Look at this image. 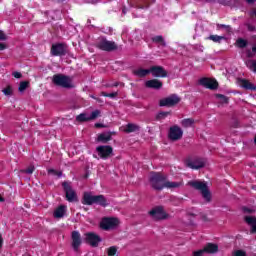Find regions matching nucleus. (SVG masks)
<instances>
[{
    "label": "nucleus",
    "instance_id": "1",
    "mask_svg": "<svg viewBox=\"0 0 256 256\" xmlns=\"http://www.w3.org/2000/svg\"><path fill=\"white\" fill-rule=\"evenodd\" d=\"M82 205H100V207H107V198L103 195H92L90 192H84L82 197Z\"/></svg>",
    "mask_w": 256,
    "mask_h": 256
},
{
    "label": "nucleus",
    "instance_id": "2",
    "mask_svg": "<svg viewBox=\"0 0 256 256\" xmlns=\"http://www.w3.org/2000/svg\"><path fill=\"white\" fill-rule=\"evenodd\" d=\"M149 182L154 191H163L165 183H167V176L161 172H151Z\"/></svg>",
    "mask_w": 256,
    "mask_h": 256
},
{
    "label": "nucleus",
    "instance_id": "3",
    "mask_svg": "<svg viewBox=\"0 0 256 256\" xmlns=\"http://www.w3.org/2000/svg\"><path fill=\"white\" fill-rule=\"evenodd\" d=\"M52 83L63 89H73V80H71V77L63 74H55L52 78Z\"/></svg>",
    "mask_w": 256,
    "mask_h": 256
},
{
    "label": "nucleus",
    "instance_id": "4",
    "mask_svg": "<svg viewBox=\"0 0 256 256\" xmlns=\"http://www.w3.org/2000/svg\"><path fill=\"white\" fill-rule=\"evenodd\" d=\"M189 185L193 187V189L200 191L203 199H205L207 203L211 201V192L209 191V187L207 186V183L201 182V181H191L189 182Z\"/></svg>",
    "mask_w": 256,
    "mask_h": 256
},
{
    "label": "nucleus",
    "instance_id": "5",
    "mask_svg": "<svg viewBox=\"0 0 256 256\" xmlns=\"http://www.w3.org/2000/svg\"><path fill=\"white\" fill-rule=\"evenodd\" d=\"M97 49L101 51H107L110 53L111 51H117L118 47L115 41H109L105 37L98 38L96 42Z\"/></svg>",
    "mask_w": 256,
    "mask_h": 256
},
{
    "label": "nucleus",
    "instance_id": "6",
    "mask_svg": "<svg viewBox=\"0 0 256 256\" xmlns=\"http://www.w3.org/2000/svg\"><path fill=\"white\" fill-rule=\"evenodd\" d=\"M117 225H119V219L105 217L102 218L100 222V229H102L103 231H111V229H115Z\"/></svg>",
    "mask_w": 256,
    "mask_h": 256
},
{
    "label": "nucleus",
    "instance_id": "7",
    "mask_svg": "<svg viewBox=\"0 0 256 256\" xmlns=\"http://www.w3.org/2000/svg\"><path fill=\"white\" fill-rule=\"evenodd\" d=\"M63 190L66 195V199L69 201V203H73L74 201H77V192L73 190V187L71 186V182L64 181L62 183Z\"/></svg>",
    "mask_w": 256,
    "mask_h": 256
},
{
    "label": "nucleus",
    "instance_id": "8",
    "mask_svg": "<svg viewBox=\"0 0 256 256\" xmlns=\"http://www.w3.org/2000/svg\"><path fill=\"white\" fill-rule=\"evenodd\" d=\"M148 213L152 219H155V221H162L163 219H167V217H169V215L165 213L163 206H156L152 208Z\"/></svg>",
    "mask_w": 256,
    "mask_h": 256
},
{
    "label": "nucleus",
    "instance_id": "9",
    "mask_svg": "<svg viewBox=\"0 0 256 256\" xmlns=\"http://www.w3.org/2000/svg\"><path fill=\"white\" fill-rule=\"evenodd\" d=\"M170 141H181L183 139V129L178 125L171 126L168 131Z\"/></svg>",
    "mask_w": 256,
    "mask_h": 256
},
{
    "label": "nucleus",
    "instance_id": "10",
    "mask_svg": "<svg viewBox=\"0 0 256 256\" xmlns=\"http://www.w3.org/2000/svg\"><path fill=\"white\" fill-rule=\"evenodd\" d=\"M101 241H103V239H101V236H99L95 232H87L85 234V243H87V245H90V247H99Z\"/></svg>",
    "mask_w": 256,
    "mask_h": 256
},
{
    "label": "nucleus",
    "instance_id": "11",
    "mask_svg": "<svg viewBox=\"0 0 256 256\" xmlns=\"http://www.w3.org/2000/svg\"><path fill=\"white\" fill-rule=\"evenodd\" d=\"M181 102V98L177 94H172L162 100H160V107H175Z\"/></svg>",
    "mask_w": 256,
    "mask_h": 256
},
{
    "label": "nucleus",
    "instance_id": "12",
    "mask_svg": "<svg viewBox=\"0 0 256 256\" xmlns=\"http://www.w3.org/2000/svg\"><path fill=\"white\" fill-rule=\"evenodd\" d=\"M51 55L53 57H63V55H67V45L65 44H53L51 47Z\"/></svg>",
    "mask_w": 256,
    "mask_h": 256
},
{
    "label": "nucleus",
    "instance_id": "13",
    "mask_svg": "<svg viewBox=\"0 0 256 256\" xmlns=\"http://www.w3.org/2000/svg\"><path fill=\"white\" fill-rule=\"evenodd\" d=\"M199 85L205 87L206 89H211L212 91H215V89L219 87L217 80L210 78H201L199 80Z\"/></svg>",
    "mask_w": 256,
    "mask_h": 256
},
{
    "label": "nucleus",
    "instance_id": "14",
    "mask_svg": "<svg viewBox=\"0 0 256 256\" xmlns=\"http://www.w3.org/2000/svg\"><path fill=\"white\" fill-rule=\"evenodd\" d=\"M98 155L102 159H109L113 155V147L111 146H99L97 147Z\"/></svg>",
    "mask_w": 256,
    "mask_h": 256
},
{
    "label": "nucleus",
    "instance_id": "15",
    "mask_svg": "<svg viewBox=\"0 0 256 256\" xmlns=\"http://www.w3.org/2000/svg\"><path fill=\"white\" fill-rule=\"evenodd\" d=\"M71 239H72V249L74 251H79V247H81V233L79 231H73L71 234Z\"/></svg>",
    "mask_w": 256,
    "mask_h": 256
},
{
    "label": "nucleus",
    "instance_id": "16",
    "mask_svg": "<svg viewBox=\"0 0 256 256\" xmlns=\"http://www.w3.org/2000/svg\"><path fill=\"white\" fill-rule=\"evenodd\" d=\"M149 71L153 77H167V71L163 66H152L149 68Z\"/></svg>",
    "mask_w": 256,
    "mask_h": 256
},
{
    "label": "nucleus",
    "instance_id": "17",
    "mask_svg": "<svg viewBox=\"0 0 256 256\" xmlns=\"http://www.w3.org/2000/svg\"><path fill=\"white\" fill-rule=\"evenodd\" d=\"M185 167L194 170L203 169V167H205V161H186Z\"/></svg>",
    "mask_w": 256,
    "mask_h": 256
},
{
    "label": "nucleus",
    "instance_id": "18",
    "mask_svg": "<svg viewBox=\"0 0 256 256\" xmlns=\"http://www.w3.org/2000/svg\"><path fill=\"white\" fill-rule=\"evenodd\" d=\"M67 213V206L65 205H60L58 206L54 212H53V217L55 219H63L65 217V214Z\"/></svg>",
    "mask_w": 256,
    "mask_h": 256
},
{
    "label": "nucleus",
    "instance_id": "19",
    "mask_svg": "<svg viewBox=\"0 0 256 256\" xmlns=\"http://www.w3.org/2000/svg\"><path fill=\"white\" fill-rule=\"evenodd\" d=\"M238 83L240 87H242V89H246V91H256L255 84L249 82L247 79H240Z\"/></svg>",
    "mask_w": 256,
    "mask_h": 256
},
{
    "label": "nucleus",
    "instance_id": "20",
    "mask_svg": "<svg viewBox=\"0 0 256 256\" xmlns=\"http://www.w3.org/2000/svg\"><path fill=\"white\" fill-rule=\"evenodd\" d=\"M204 251L209 255H214V253L219 251V245L209 242L204 246Z\"/></svg>",
    "mask_w": 256,
    "mask_h": 256
},
{
    "label": "nucleus",
    "instance_id": "21",
    "mask_svg": "<svg viewBox=\"0 0 256 256\" xmlns=\"http://www.w3.org/2000/svg\"><path fill=\"white\" fill-rule=\"evenodd\" d=\"M146 87H148V89H161V87H163V82L157 79L148 80L146 81Z\"/></svg>",
    "mask_w": 256,
    "mask_h": 256
},
{
    "label": "nucleus",
    "instance_id": "22",
    "mask_svg": "<svg viewBox=\"0 0 256 256\" xmlns=\"http://www.w3.org/2000/svg\"><path fill=\"white\" fill-rule=\"evenodd\" d=\"M244 221L247 223V225L251 226L250 233H256V218L253 216H246Z\"/></svg>",
    "mask_w": 256,
    "mask_h": 256
},
{
    "label": "nucleus",
    "instance_id": "23",
    "mask_svg": "<svg viewBox=\"0 0 256 256\" xmlns=\"http://www.w3.org/2000/svg\"><path fill=\"white\" fill-rule=\"evenodd\" d=\"M152 43L159 45V47H167V42L165 38L161 35H157L151 38Z\"/></svg>",
    "mask_w": 256,
    "mask_h": 256
},
{
    "label": "nucleus",
    "instance_id": "24",
    "mask_svg": "<svg viewBox=\"0 0 256 256\" xmlns=\"http://www.w3.org/2000/svg\"><path fill=\"white\" fill-rule=\"evenodd\" d=\"M183 184V181L171 182L166 180L165 189H179V187H183Z\"/></svg>",
    "mask_w": 256,
    "mask_h": 256
},
{
    "label": "nucleus",
    "instance_id": "25",
    "mask_svg": "<svg viewBox=\"0 0 256 256\" xmlns=\"http://www.w3.org/2000/svg\"><path fill=\"white\" fill-rule=\"evenodd\" d=\"M180 125L184 127V129H188V127H193V125H195V119L185 118L181 120Z\"/></svg>",
    "mask_w": 256,
    "mask_h": 256
},
{
    "label": "nucleus",
    "instance_id": "26",
    "mask_svg": "<svg viewBox=\"0 0 256 256\" xmlns=\"http://www.w3.org/2000/svg\"><path fill=\"white\" fill-rule=\"evenodd\" d=\"M111 139V133L105 132L98 135L97 141H99L100 143H107L108 141H111Z\"/></svg>",
    "mask_w": 256,
    "mask_h": 256
},
{
    "label": "nucleus",
    "instance_id": "27",
    "mask_svg": "<svg viewBox=\"0 0 256 256\" xmlns=\"http://www.w3.org/2000/svg\"><path fill=\"white\" fill-rule=\"evenodd\" d=\"M139 125L129 123L126 125L125 133H135V131H139Z\"/></svg>",
    "mask_w": 256,
    "mask_h": 256
},
{
    "label": "nucleus",
    "instance_id": "28",
    "mask_svg": "<svg viewBox=\"0 0 256 256\" xmlns=\"http://www.w3.org/2000/svg\"><path fill=\"white\" fill-rule=\"evenodd\" d=\"M149 73H151L149 71V69H137V70H134V75H136V77H147V75H149Z\"/></svg>",
    "mask_w": 256,
    "mask_h": 256
},
{
    "label": "nucleus",
    "instance_id": "29",
    "mask_svg": "<svg viewBox=\"0 0 256 256\" xmlns=\"http://www.w3.org/2000/svg\"><path fill=\"white\" fill-rule=\"evenodd\" d=\"M76 121L78 123H85L87 121H91L89 118V114L87 113H81L80 115L76 116Z\"/></svg>",
    "mask_w": 256,
    "mask_h": 256
},
{
    "label": "nucleus",
    "instance_id": "30",
    "mask_svg": "<svg viewBox=\"0 0 256 256\" xmlns=\"http://www.w3.org/2000/svg\"><path fill=\"white\" fill-rule=\"evenodd\" d=\"M208 39L214 43H221L225 39V36L210 35Z\"/></svg>",
    "mask_w": 256,
    "mask_h": 256
},
{
    "label": "nucleus",
    "instance_id": "31",
    "mask_svg": "<svg viewBox=\"0 0 256 256\" xmlns=\"http://www.w3.org/2000/svg\"><path fill=\"white\" fill-rule=\"evenodd\" d=\"M29 87V81H22L19 84L18 91L19 93H25V90Z\"/></svg>",
    "mask_w": 256,
    "mask_h": 256
},
{
    "label": "nucleus",
    "instance_id": "32",
    "mask_svg": "<svg viewBox=\"0 0 256 256\" xmlns=\"http://www.w3.org/2000/svg\"><path fill=\"white\" fill-rule=\"evenodd\" d=\"M236 46H238L239 49H245V47H247V40L238 38L236 41Z\"/></svg>",
    "mask_w": 256,
    "mask_h": 256
},
{
    "label": "nucleus",
    "instance_id": "33",
    "mask_svg": "<svg viewBox=\"0 0 256 256\" xmlns=\"http://www.w3.org/2000/svg\"><path fill=\"white\" fill-rule=\"evenodd\" d=\"M2 93H4L6 97H11V95H13V87H11V85H8L5 89L2 90Z\"/></svg>",
    "mask_w": 256,
    "mask_h": 256
},
{
    "label": "nucleus",
    "instance_id": "34",
    "mask_svg": "<svg viewBox=\"0 0 256 256\" xmlns=\"http://www.w3.org/2000/svg\"><path fill=\"white\" fill-rule=\"evenodd\" d=\"M97 117H101V110H94L91 115H89L90 121H95Z\"/></svg>",
    "mask_w": 256,
    "mask_h": 256
},
{
    "label": "nucleus",
    "instance_id": "35",
    "mask_svg": "<svg viewBox=\"0 0 256 256\" xmlns=\"http://www.w3.org/2000/svg\"><path fill=\"white\" fill-rule=\"evenodd\" d=\"M247 67L249 68L250 71H253L254 73H256V61L255 60L248 61Z\"/></svg>",
    "mask_w": 256,
    "mask_h": 256
},
{
    "label": "nucleus",
    "instance_id": "36",
    "mask_svg": "<svg viewBox=\"0 0 256 256\" xmlns=\"http://www.w3.org/2000/svg\"><path fill=\"white\" fill-rule=\"evenodd\" d=\"M48 175H53L54 177H61V175H63V172L57 171L55 169H49Z\"/></svg>",
    "mask_w": 256,
    "mask_h": 256
},
{
    "label": "nucleus",
    "instance_id": "37",
    "mask_svg": "<svg viewBox=\"0 0 256 256\" xmlns=\"http://www.w3.org/2000/svg\"><path fill=\"white\" fill-rule=\"evenodd\" d=\"M107 255L108 256H115V255H117V248H116V246L109 247L108 250H107Z\"/></svg>",
    "mask_w": 256,
    "mask_h": 256
},
{
    "label": "nucleus",
    "instance_id": "38",
    "mask_svg": "<svg viewBox=\"0 0 256 256\" xmlns=\"http://www.w3.org/2000/svg\"><path fill=\"white\" fill-rule=\"evenodd\" d=\"M217 99H220L221 103H229V98L223 94H216Z\"/></svg>",
    "mask_w": 256,
    "mask_h": 256
},
{
    "label": "nucleus",
    "instance_id": "39",
    "mask_svg": "<svg viewBox=\"0 0 256 256\" xmlns=\"http://www.w3.org/2000/svg\"><path fill=\"white\" fill-rule=\"evenodd\" d=\"M103 97H110V99H113L115 97H117L118 93L117 92H112V93H106V92H102Z\"/></svg>",
    "mask_w": 256,
    "mask_h": 256
},
{
    "label": "nucleus",
    "instance_id": "40",
    "mask_svg": "<svg viewBox=\"0 0 256 256\" xmlns=\"http://www.w3.org/2000/svg\"><path fill=\"white\" fill-rule=\"evenodd\" d=\"M169 115H170V112H159L157 115V119L160 121L161 119H165V117Z\"/></svg>",
    "mask_w": 256,
    "mask_h": 256
},
{
    "label": "nucleus",
    "instance_id": "41",
    "mask_svg": "<svg viewBox=\"0 0 256 256\" xmlns=\"http://www.w3.org/2000/svg\"><path fill=\"white\" fill-rule=\"evenodd\" d=\"M232 256H247V252L243 250H236L233 252Z\"/></svg>",
    "mask_w": 256,
    "mask_h": 256
},
{
    "label": "nucleus",
    "instance_id": "42",
    "mask_svg": "<svg viewBox=\"0 0 256 256\" xmlns=\"http://www.w3.org/2000/svg\"><path fill=\"white\" fill-rule=\"evenodd\" d=\"M205 249H200V250H197V251H194L193 252V256H205Z\"/></svg>",
    "mask_w": 256,
    "mask_h": 256
},
{
    "label": "nucleus",
    "instance_id": "43",
    "mask_svg": "<svg viewBox=\"0 0 256 256\" xmlns=\"http://www.w3.org/2000/svg\"><path fill=\"white\" fill-rule=\"evenodd\" d=\"M12 77H15V79H21L23 77V74H21V72L15 71L12 72Z\"/></svg>",
    "mask_w": 256,
    "mask_h": 256
},
{
    "label": "nucleus",
    "instance_id": "44",
    "mask_svg": "<svg viewBox=\"0 0 256 256\" xmlns=\"http://www.w3.org/2000/svg\"><path fill=\"white\" fill-rule=\"evenodd\" d=\"M0 41H7V34L3 30H0Z\"/></svg>",
    "mask_w": 256,
    "mask_h": 256
},
{
    "label": "nucleus",
    "instance_id": "45",
    "mask_svg": "<svg viewBox=\"0 0 256 256\" xmlns=\"http://www.w3.org/2000/svg\"><path fill=\"white\" fill-rule=\"evenodd\" d=\"M21 173H28V174L33 173V166H30V167L27 168V169L21 170Z\"/></svg>",
    "mask_w": 256,
    "mask_h": 256
},
{
    "label": "nucleus",
    "instance_id": "46",
    "mask_svg": "<svg viewBox=\"0 0 256 256\" xmlns=\"http://www.w3.org/2000/svg\"><path fill=\"white\" fill-rule=\"evenodd\" d=\"M218 27H221L222 29H227V31H231V26H229V25L218 24Z\"/></svg>",
    "mask_w": 256,
    "mask_h": 256
},
{
    "label": "nucleus",
    "instance_id": "47",
    "mask_svg": "<svg viewBox=\"0 0 256 256\" xmlns=\"http://www.w3.org/2000/svg\"><path fill=\"white\" fill-rule=\"evenodd\" d=\"M7 49V44L0 42V51H5Z\"/></svg>",
    "mask_w": 256,
    "mask_h": 256
},
{
    "label": "nucleus",
    "instance_id": "48",
    "mask_svg": "<svg viewBox=\"0 0 256 256\" xmlns=\"http://www.w3.org/2000/svg\"><path fill=\"white\" fill-rule=\"evenodd\" d=\"M95 127H96L97 129H99V128H101V127H105V125H103V124H101V123H96V124H95Z\"/></svg>",
    "mask_w": 256,
    "mask_h": 256
},
{
    "label": "nucleus",
    "instance_id": "49",
    "mask_svg": "<svg viewBox=\"0 0 256 256\" xmlns=\"http://www.w3.org/2000/svg\"><path fill=\"white\" fill-rule=\"evenodd\" d=\"M3 247V236L0 234V249Z\"/></svg>",
    "mask_w": 256,
    "mask_h": 256
},
{
    "label": "nucleus",
    "instance_id": "50",
    "mask_svg": "<svg viewBox=\"0 0 256 256\" xmlns=\"http://www.w3.org/2000/svg\"><path fill=\"white\" fill-rule=\"evenodd\" d=\"M202 220L205 221V222H207V221H209V218L207 217V215H203V216H202Z\"/></svg>",
    "mask_w": 256,
    "mask_h": 256
},
{
    "label": "nucleus",
    "instance_id": "51",
    "mask_svg": "<svg viewBox=\"0 0 256 256\" xmlns=\"http://www.w3.org/2000/svg\"><path fill=\"white\" fill-rule=\"evenodd\" d=\"M244 211H245V213H251L252 212L251 209H249V208H244Z\"/></svg>",
    "mask_w": 256,
    "mask_h": 256
},
{
    "label": "nucleus",
    "instance_id": "52",
    "mask_svg": "<svg viewBox=\"0 0 256 256\" xmlns=\"http://www.w3.org/2000/svg\"><path fill=\"white\" fill-rule=\"evenodd\" d=\"M252 52H253V53H256V46H253V47H252Z\"/></svg>",
    "mask_w": 256,
    "mask_h": 256
},
{
    "label": "nucleus",
    "instance_id": "53",
    "mask_svg": "<svg viewBox=\"0 0 256 256\" xmlns=\"http://www.w3.org/2000/svg\"><path fill=\"white\" fill-rule=\"evenodd\" d=\"M247 3H255V0H247Z\"/></svg>",
    "mask_w": 256,
    "mask_h": 256
},
{
    "label": "nucleus",
    "instance_id": "54",
    "mask_svg": "<svg viewBox=\"0 0 256 256\" xmlns=\"http://www.w3.org/2000/svg\"><path fill=\"white\" fill-rule=\"evenodd\" d=\"M249 167H253V162L248 163Z\"/></svg>",
    "mask_w": 256,
    "mask_h": 256
},
{
    "label": "nucleus",
    "instance_id": "55",
    "mask_svg": "<svg viewBox=\"0 0 256 256\" xmlns=\"http://www.w3.org/2000/svg\"><path fill=\"white\" fill-rule=\"evenodd\" d=\"M123 13H125V10H123Z\"/></svg>",
    "mask_w": 256,
    "mask_h": 256
}]
</instances>
